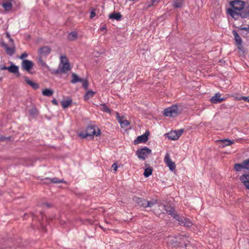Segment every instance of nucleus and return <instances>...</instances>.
<instances>
[{
  "instance_id": "nucleus-1",
  "label": "nucleus",
  "mask_w": 249,
  "mask_h": 249,
  "mask_svg": "<svg viewBox=\"0 0 249 249\" xmlns=\"http://www.w3.org/2000/svg\"><path fill=\"white\" fill-rule=\"evenodd\" d=\"M71 70L69 60L66 56H60V62L58 68L56 70H50V72L53 74L66 73Z\"/></svg>"
},
{
  "instance_id": "nucleus-2",
  "label": "nucleus",
  "mask_w": 249,
  "mask_h": 249,
  "mask_svg": "<svg viewBox=\"0 0 249 249\" xmlns=\"http://www.w3.org/2000/svg\"><path fill=\"white\" fill-rule=\"evenodd\" d=\"M228 14L233 18L237 19L239 17L245 18L249 17V6H244L240 11H235L233 10L229 9Z\"/></svg>"
},
{
  "instance_id": "nucleus-3",
  "label": "nucleus",
  "mask_w": 249,
  "mask_h": 249,
  "mask_svg": "<svg viewBox=\"0 0 249 249\" xmlns=\"http://www.w3.org/2000/svg\"><path fill=\"white\" fill-rule=\"evenodd\" d=\"M178 114V107L176 105L172 106L164 110L163 114L167 117H174Z\"/></svg>"
},
{
  "instance_id": "nucleus-4",
  "label": "nucleus",
  "mask_w": 249,
  "mask_h": 249,
  "mask_svg": "<svg viewBox=\"0 0 249 249\" xmlns=\"http://www.w3.org/2000/svg\"><path fill=\"white\" fill-rule=\"evenodd\" d=\"M151 153V150L147 147L139 149L136 151V154L139 159L144 160Z\"/></svg>"
},
{
  "instance_id": "nucleus-5",
  "label": "nucleus",
  "mask_w": 249,
  "mask_h": 249,
  "mask_svg": "<svg viewBox=\"0 0 249 249\" xmlns=\"http://www.w3.org/2000/svg\"><path fill=\"white\" fill-rule=\"evenodd\" d=\"M183 131L184 130L183 129L173 130L167 133L166 135L169 139L171 140H177L182 135Z\"/></svg>"
},
{
  "instance_id": "nucleus-6",
  "label": "nucleus",
  "mask_w": 249,
  "mask_h": 249,
  "mask_svg": "<svg viewBox=\"0 0 249 249\" xmlns=\"http://www.w3.org/2000/svg\"><path fill=\"white\" fill-rule=\"evenodd\" d=\"M34 66V63L29 60H23L21 64V68L24 71L31 73V70Z\"/></svg>"
},
{
  "instance_id": "nucleus-7",
  "label": "nucleus",
  "mask_w": 249,
  "mask_h": 249,
  "mask_svg": "<svg viewBox=\"0 0 249 249\" xmlns=\"http://www.w3.org/2000/svg\"><path fill=\"white\" fill-rule=\"evenodd\" d=\"M86 133L88 136H99L101 135L100 129L96 127L95 128L94 126H89L87 128Z\"/></svg>"
},
{
  "instance_id": "nucleus-8",
  "label": "nucleus",
  "mask_w": 249,
  "mask_h": 249,
  "mask_svg": "<svg viewBox=\"0 0 249 249\" xmlns=\"http://www.w3.org/2000/svg\"><path fill=\"white\" fill-rule=\"evenodd\" d=\"M230 4L232 8V10L235 11H240L244 6L245 3L243 1L236 0L231 1Z\"/></svg>"
},
{
  "instance_id": "nucleus-9",
  "label": "nucleus",
  "mask_w": 249,
  "mask_h": 249,
  "mask_svg": "<svg viewBox=\"0 0 249 249\" xmlns=\"http://www.w3.org/2000/svg\"><path fill=\"white\" fill-rule=\"evenodd\" d=\"M176 219L180 225L190 227L193 225L192 222L189 219L183 216H176Z\"/></svg>"
},
{
  "instance_id": "nucleus-10",
  "label": "nucleus",
  "mask_w": 249,
  "mask_h": 249,
  "mask_svg": "<svg viewBox=\"0 0 249 249\" xmlns=\"http://www.w3.org/2000/svg\"><path fill=\"white\" fill-rule=\"evenodd\" d=\"M164 161L171 171L175 170L176 164L175 162L172 161L169 154L166 153L164 157Z\"/></svg>"
},
{
  "instance_id": "nucleus-11",
  "label": "nucleus",
  "mask_w": 249,
  "mask_h": 249,
  "mask_svg": "<svg viewBox=\"0 0 249 249\" xmlns=\"http://www.w3.org/2000/svg\"><path fill=\"white\" fill-rule=\"evenodd\" d=\"M149 132H145L144 134L138 136L137 139L134 141V144L139 143H144L147 141L148 139Z\"/></svg>"
},
{
  "instance_id": "nucleus-12",
  "label": "nucleus",
  "mask_w": 249,
  "mask_h": 249,
  "mask_svg": "<svg viewBox=\"0 0 249 249\" xmlns=\"http://www.w3.org/2000/svg\"><path fill=\"white\" fill-rule=\"evenodd\" d=\"M2 46L5 49L6 53L9 55H12L15 53V47L14 44L11 43L12 47H9L6 44L2 43Z\"/></svg>"
},
{
  "instance_id": "nucleus-13",
  "label": "nucleus",
  "mask_w": 249,
  "mask_h": 249,
  "mask_svg": "<svg viewBox=\"0 0 249 249\" xmlns=\"http://www.w3.org/2000/svg\"><path fill=\"white\" fill-rule=\"evenodd\" d=\"M221 95L220 93H216L211 98L210 101L213 104L221 103L225 100L224 98H221Z\"/></svg>"
},
{
  "instance_id": "nucleus-14",
  "label": "nucleus",
  "mask_w": 249,
  "mask_h": 249,
  "mask_svg": "<svg viewBox=\"0 0 249 249\" xmlns=\"http://www.w3.org/2000/svg\"><path fill=\"white\" fill-rule=\"evenodd\" d=\"M71 82L72 84H75L77 82H82V86L85 89H87L88 88L89 84L86 79L84 80L83 79H71Z\"/></svg>"
},
{
  "instance_id": "nucleus-15",
  "label": "nucleus",
  "mask_w": 249,
  "mask_h": 249,
  "mask_svg": "<svg viewBox=\"0 0 249 249\" xmlns=\"http://www.w3.org/2000/svg\"><path fill=\"white\" fill-rule=\"evenodd\" d=\"M164 210L170 215H172L174 218L176 219V216H179V215L176 214L175 213L174 209L170 206L167 205H164Z\"/></svg>"
},
{
  "instance_id": "nucleus-16",
  "label": "nucleus",
  "mask_w": 249,
  "mask_h": 249,
  "mask_svg": "<svg viewBox=\"0 0 249 249\" xmlns=\"http://www.w3.org/2000/svg\"><path fill=\"white\" fill-rule=\"evenodd\" d=\"M240 180L244 183L246 187L249 190V174H244L241 176Z\"/></svg>"
},
{
  "instance_id": "nucleus-17",
  "label": "nucleus",
  "mask_w": 249,
  "mask_h": 249,
  "mask_svg": "<svg viewBox=\"0 0 249 249\" xmlns=\"http://www.w3.org/2000/svg\"><path fill=\"white\" fill-rule=\"evenodd\" d=\"M51 53V49L48 46H44L40 48L39 50V53L42 56H46L50 54Z\"/></svg>"
},
{
  "instance_id": "nucleus-18",
  "label": "nucleus",
  "mask_w": 249,
  "mask_h": 249,
  "mask_svg": "<svg viewBox=\"0 0 249 249\" xmlns=\"http://www.w3.org/2000/svg\"><path fill=\"white\" fill-rule=\"evenodd\" d=\"M18 67L13 64H12L10 66L8 67V71L9 72L18 74Z\"/></svg>"
},
{
  "instance_id": "nucleus-19",
  "label": "nucleus",
  "mask_w": 249,
  "mask_h": 249,
  "mask_svg": "<svg viewBox=\"0 0 249 249\" xmlns=\"http://www.w3.org/2000/svg\"><path fill=\"white\" fill-rule=\"evenodd\" d=\"M232 34L234 36V39L235 40L236 44H240V43H242V40L241 39V37L240 36L238 35V34L237 33L236 31L233 30Z\"/></svg>"
},
{
  "instance_id": "nucleus-20",
  "label": "nucleus",
  "mask_w": 249,
  "mask_h": 249,
  "mask_svg": "<svg viewBox=\"0 0 249 249\" xmlns=\"http://www.w3.org/2000/svg\"><path fill=\"white\" fill-rule=\"evenodd\" d=\"M26 82L34 89H36L39 88V85L31 79H26Z\"/></svg>"
},
{
  "instance_id": "nucleus-21",
  "label": "nucleus",
  "mask_w": 249,
  "mask_h": 249,
  "mask_svg": "<svg viewBox=\"0 0 249 249\" xmlns=\"http://www.w3.org/2000/svg\"><path fill=\"white\" fill-rule=\"evenodd\" d=\"M135 200L140 206L142 207L143 208H147V204L144 202L147 201L146 200L139 197H135Z\"/></svg>"
},
{
  "instance_id": "nucleus-22",
  "label": "nucleus",
  "mask_w": 249,
  "mask_h": 249,
  "mask_svg": "<svg viewBox=\"0 0 249 249\" xmlns=\"http://www.w3.org/2000/svg\"><path fill=\"white\" fill-rule=\"evenodd\" d=\"M2 6L4 9L5 11H9L12 8L13 5L10 1H5L2 3Z\"/></svg>"
},
{
  "instance_id": "nucleus-23",
  "label": "nucleus",
  "mask_w": 249,
  "mask_h": 249,
  "mask_svg": "<svg viewBox=\"0 0 249 249\" xmlns=\"http://www.w3.org/2000/svg\"><path fill=\"white\" fill-rule=\"evenodd\" d=\"M219 141L221 142V146L223 147L226 146L231 145L234 143L233 141L228 139L220 140Z\"/></svg>"
},
{
  "instance_id": "nucleus-24",
  "label": "nucleus",
  "mask_w": 249,
  "mask_h": 249,
  "mask_svg": "<svg viewBox=\"0 0 249 249\" xmlns=\"http://www.w3.org/2000/svg\"><path fill=\"white\" fill-rule=\"evenodd\" d=\"M38 63L40 65H41L44 69L47 70L50 72V70H52L48 65L46 64V63L42 60V58L39 57L38 58Z\"/></svg>"
},
{
  "instance_id": "nucleus-25",
  "label": "nucleus",
  "mask_w": 249,
  "mask_h": 249,
  "mask_svg": "<svg viewBox=\"0 0 249 249\" xmlns=\"http://www.w3.org/2000/svg\"><path fill=\"white\" fill-rule=\"evenodd\" d=\"M95 93V92H94L91 90H89L87 91L84 96V99L86 101L89 100L90 98L93 97Z\"/></svg>"
},
{
  "instance_id": "nucleus-26",
  "label": "nucleus",
  "mask_w": 249,
  "mask_h": 249,
  "mask_svg": "<svg viewBox=\"0 0 249 249\" xmlns=\"http://www.w3.org/2000/svg\"><path fill=\"white\" fill-rule=\"evenodd\" d=\"M109 18L110 19H115L117 20H120L122 18V15L120 13H114L109 15Z\"/></svg>"
},
{
  "instance_id": "nucleus-27",
  "label": "nucleus",
  "mask_w": 249,
  "mask_h": 249,
  "mask_svg": "<svg viewBox=\"0 0 249 249\" xmlns=\"http://www.w3.org/2000/svg\"><path fill=\"white\" fill-rule=\"evenodd\" d=\"M67 38L69 41L75 40L77 38V34L75 32H71L68 34Z\"/></svg>"
},
{
  "instance_id": "nucleus-28",
  "label": "nucleus",
  "mask_w": 249,
  "mask_h": 249,
  "mask_svg": "<svg viewBox=\"0 0 249 249\" xmlns=\"http://www.w3.org/2000/svg\"><path fill=\"white\" fill-rule=\"evenodd\" d=\"M72 103V100L70 99L67 100H63L61 102V105L63 108H66L69 107Z\"/></svg>"
},
{
  "instance_id": "nucleus-29",
  "label": "nucleus",
  "mask_w": 249,
  "mask_h": 249,
  "mask_svg": "<svg viewBox=\"0 0 249 249\" xmlns=\"http://www.w3.org/2000/svg\"><path fill=\"white\" fill-rule=\"evenodd\" d=\"M53 90L49 89H45L42 91V94L48 97L51 96L53 94Z\"/></svg>"
},
{
  "instance_id": "nucleus-30",
  "label": "nucleus",
  "mask_w": 249,
  "mask_h": 249,
  "mask_svg": "<svg viewBox=\"0 0 249 249\" xmlns=\"http://www.w3.org/2000/svg\"><path fill=\"white\" fill-rule=\"evenodd\" d=\"M183 0H175L173 2V6L175 8H180L182 6Z\"/></svg>"
},
{
  "instance_id": "nucleus-31",
  "label": "nucleus",
  "mask_w": 249,
  "mask_h": 249,
  "mask_svg": "<svg viewBox=\"0 0 249 249\" xmlns=\"http://www.w3.org/2000/svg\"><path fill=\"white\" fill-rule=\"evenodd\" d=\"M152 173V169L151 167H148L145 169L143 175L145 177H149Z\"/></svg>"
},
{
  "instance_id": "nucleus-32",
  "label": "nucleus",
  "mask_w": 249,
  "mask_h": 249,
  "mask_svg": "<svg viewBox=\"0 0 249 249\" xmlns=\"http://www.w3.org/2000/svg\"><path fill=\"white\" fill-rule=\"evenodd\" d=\"M234 168L235 170L237 172L240 171L242 169H244L243 163H241V164L240 163L235 164Z\"/></svg>"
},
{
  "instance_id": "nucleus-33",
  "label": "nucleus",
  "mask_w": 249,
  "mask_h": 249,
  "mask_svg": "<svg viewBox=\"0 0 249 249\" xmlns=\"http://www.w3.org/2000/svg\"><path fill=\"white\" fill-rule=\"evenodd\" d=\"M119 122L120 124L121 125L122 127L127 126L130 124L129 122L127 120H121V119L120 118L119 120Z\"/></svg>"
},
{
  "instance_id": "nucleus-34",
  "label": "nucleus",
  "mask_w": 249,
  "mask_h": 249,
  "mask_svg": "<svg viewBox=\"0 0 249 249\" xmlns=\"http://www.w3.org/2000/svg\"><path fill=\"white\" fill-rule=\"evenodd\" d=\"M101 106L102 107L101 110L102 111L109 114L111 113V110L105 104H101Z\"/></svg>"
},
{
  "instance_id": "nucleus-35",
  "label": "nucleus",
  "mask_w": 249,
  "mask_h": 249,
  "mask_svg": "<svg viewBox=\"0 0 249 249\" xmlns=\"http://www.w3.org/2000/svg\"><path fill=\"white\" fill-rule=\"evenodd\" d=\"M145 203L147 204V207H152L153 205L156 204L157 203V201L156 200H154L152 201H144Z\"/></svg>"
},
{
  "instance_id": "nucleus-36",
  "label": "nucleus",
  "mask_w": 249,
  "mask_h": 249,
  "mask_svg": "<svg viewBox=\"0 0 249 249\" xmlns=\"http://www.w3.org/2000/svg\"><path fill=\"white\" fill-rule=\"evenodd\" d=\"M242 163L244 168L249 170V159L244 160Z\"/></svg>"
},
{
  "instance_id": "nucleus-37",
  "label": "nucleus",
  "mask_w": 249,
  "mask_h": 249,
  "mask_svg": "<svg viewBox=\"0 0 249 249\" xmlns=\"http://www.w3.org/2000/svg\"><path fill=\"white\" fill-rule=\"evenodd\" d=\"M28 55V54L26 52H24L21 54V55L18 57V58L22 60H25L24 58H26Z\"/></svg>"
},
{
  "instance_id": "nucleus-38",
  "label": "nucleus",
  "mask_w": 249,
  "mask_h": 249,
  "mask_svg": "<svg viewBox=\"0 0 249 249\" xmlns=\"http://www.w3.org/2000/svg\"><path fill=\"white\" fill-rule=\"evenodd\" d=\"M51 181L52 182H53V183H60V182H63L62 180H60V179H58L56 178H52L51 180Z\"/></svg>"
},
{
  "instance_id": "nucleus-39",
  "label": "nucleus",
  "mask_w": 249,
  "mask_h": 249,
  "mask_svg": "<svg viewBox=\"0 0 249 249\" xmlns=\"http://www.w3.org/2000/svg\"><path fill=\"white\" fill-rule=\"evenodd\" d=\"M237 46V48L238 49L242 52H245V50H244V48L242 45V43H240V44H236Z\"/></svg>"
},
{
  "instance_id": "nucleus-40",
  "label": "nucleus",
  "mask_w": 249,
  "mask_h": 249,
  "mask_svg": "<svg viewBox=\"0 0 249 249\" xmlns=\"http://www.w3.org/2000/svg\"><path fill=\"white\" fill-rule=\"evenodd\" d=\"M239 100H243L245 102L249 103V96H241L239 98Z\"/></svg>"
},
{
  "instance_id": "nucleus-41",
  "label": "nucleus",
  "mask_w": 249,
  "mask_h": 249,
  "mask_svg": "<svg viewBox=\"0 0 249 249\" xmlns=\"http://www.w3.org/2000/svg\"><path fill=\"white\" fill-rule=\"evenodd\" d=\"M79 136L82 138H86L88 137L86 132H81L79 134Z\"/></svg>"
},
{
  "instance_id": "nucleus-42",
  "label": "nucleus",
  "mask_w": 249,
  "mask_h": 249,
  "mask_svg": "<svg viewBox=\"0 0 249 249\" xmlns=\"http://www.w3.org/2000/svg\"><path fill=\"white\" fill-rule=\"evenodd\" d=\"M6 36L7 38H8L9 39V41L11 42V43H12L13 45L14 41L11 38L10 34L8 33H6Z\"/></svg>"
},
{
  "instance_id": "nucleus-43",
  "label": "nucleus",
  "mask_w": 249,
  "mask_h": 249,
  "mask_svg": "<svg viewBox=\"0 0 249 249\" xmlns=\"http://www.w3.org/2000/svg\"><path fill=\"white\" fill-rule=\"evenodd\" d=\"M95 10V9H93L90 13V18H93L96 16Z\"/></svg>"
},
{
  "instance_id": "nucleus-44",
  "label": "nucleus",
  "mask_w": 249,
  "mask_h": 249,
  "mask_svg": "<svg viewBox=\"0 0 249 249\" xmlns=\"http://www.w3.org/2000/svg\"><path fill=\"white\" fill-rule=\"evenodd\" d=\"M111 168L114 171H116L118 168V166L116 163H113L111 166Z\"/></svg>"
},
{
  "instance_id": "nucleus-45",
  "label": "nucleus",
  "mask_w": 249,
  "mask_h": 249,
  "mask_svg": "<svg viewBox=\"0 0 249 249\" xmlns=\"http://www.w3.org/2000/svg\"><path fill=\"white\" fill-rule=\"evenodd\" d=\"M0 70H8V67H6L3 65H1L0 66Z\"/></svg>"
},
{
  "instance_id": "nucleus-46",
  "label": "nucleus",
  "mask_w": 249,
  "mask_h": 249,
  "mask_svg": "<svg viewBox=\"0 0 249 249\" xmlns=\"http://www.w3.org/2000/svg\"><path fill=\"white\" fill-rule=\"evenodd\" d=\"M52 103H53V105H58L57 101V100H56V99H53V100H52Z\"/></svg>"
},
{
  "instance_id": "nucleus-47",
  "label": "nucleus",
  "mask_w": 249,
  "mask_h": 249,
  "mask_svg": "<svg viewBox=\"0 0 249 249\" xmlns=\"http://www.w3.org/2000/svg\"><path fill=\"white\" fill-rule=\"evenodd\" d=\"M36 108H33V109H32L31 110V114H35V113H36Z\"/></svg>"
},
{
  "instance_id": "nucleus-48",
  "label": "nucleus",
  "mask_w": 249,
  "mask_h": 249,
  "mask_svg": "<svg viewBox=\"0 0 249 249\" xmlns=\"http://www.w3.org/2000/svg\"><path fill=\"white\" fill-rule=\"evenodd\" d=\"M72 78H79V77L77 76V75L76 74L73 73L72 74Z\"/></svg>"
},
{
  "instance_id": "nucleus-49",
  "label": "nucleus",
  "mask_w": 249,
  "mask_h": 249,
  "mask_svg": "<svg viewBox=\"0 0 249 249\" xmlns=\"http://www.w3.org/2000/svg\"><path fill=\"white\" fill-rule=\"evenodd\" d=\"M45 205H46L47 207H48V208L51 207V205L50 204H49V203H46Z\"/></svg>"
},
{
  "instance_id": "nucleus-50",
  "label": "nucleus",
  "mask_w": 249,
  "mask_h": 249,
  "mask_svg": "<svg viewBox=\"0 0 249 249\" xmlns=\"http://www.w3.org/2000/svg\"><path fill=\"white\" fill-rule=\"evenodd\" d=\"M243 30H245L246 31H248V30H249V28H246V27H244L243 28H242Z\"/></svg>"
},
{
  "instance_id": "nucleus-51",
  "label": "nucleus",
  "mask_w": 249,
  "mask_h": 249,
  "mask_svg": "<svg viewBox=\"0 0 249 249\" xmlns=\"http://www.w3.org/2000/svg\"><path fill=\"white\" fill-rule=\"evenodd\" d=\"M106 29V28L105 27H102L101 28V31H103L104 30Z\"/></svg>"
},
{
  "instance_id": "nucleus-52",
  "label": "nucleus",
  "mask_w": 249,
  "mask_h": 249,
  "mask_svg": "<svg viewBox=\"0 0 249 249\" xmlns=\"http://www.w3.org/2000/svg\"><path fill=\"white\" fill-rule=\"evenodd\" d=\"M185 246L186 247L187 245L186 244H185Z\"/></svg>"
},
{
  "instance_id": "nucleus-53",
  "label": "nucleus",
  "mask_w": 249,
  "mask_h": 249,
  "mask_svg": "<svg viewBox=\"0 0 249 249\" xmlns=\"http://www.w3.org/2000/svg\"><path fill=\"white\" fill-rule=\"evenodd\" d=\"M1 79H0V80H1ZM1 81V80H0V82Z\"/></svg>"
}]
</instances>
